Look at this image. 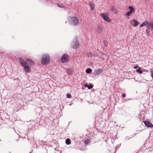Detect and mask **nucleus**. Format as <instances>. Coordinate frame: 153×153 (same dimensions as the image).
Instances as JSON below:
<instances>
[{
    "mask_svg": "<svg viewBox=\"0 0 153 153\" xmlns=\"http://www.w3.org/2000/svg\"><path fill=\"white\" fill-rule=\"evenodd\" d=\"M150 29H147L146 30V33L147 34H148L149 33V32H150Z\"/></svg>",
    "mask_w": 153,
    "mask_h": 153,
    "instance_id": "a878e982",
    "label": "nucleus"
},
{
    "mask_svg": "<svg viewBox=\"0 0 153 153\" xmlns=\"http://www.w3.org/2000/svg\"><path fill=\"white\" fill-rule=\"evenodd\" d=\"M97 32L98 33H100L102 31V27L100 26H98L97 29Z\"/></svg>",
    "mask_w": 153,
    "mask_h": 153,
    "instance_id": "f8f14e48",
    "label": "nucleus"
},
{
    "mask_svg": "<svg viewBox=\"0 0 153 153\" xmlns=\"http://www.w3.org/2000/svg\"><path fill=\"white\" fill-rule=\"evenodd\" d=\"M103 43H104V45L105 46H107V45H108V44L107 41H106L105 40L103 41Z\"/></svg>",
    "mask_w": 153,
    "mask_h": 153,
    "instance_id": "5701e85b",
    "label": "nucleus"
},
{
    "mask_svg": "<svg viewBox=\"0 0 153 153\" xmlns=\"http://www.w3.org/2000/svg\"><path fill=\"white\" fill-rule=\"evenodd\" d=\"M90 7L91 9V10H93L94 8V4L91 3H90Z\"/></svg>",
    "mask_w": 153,
    "mask_h": 153,
    "instance_id": "aec40b11",
    "label": "nucleus"
},
{
    "mask_svg": "<svg viewBox=\"0 0 153 153\" xmlns=\"http://www.w3.org/2000/svg\"><path fill=\"white\" fill-rule=\"evenodd\" d=\"M67 97L68 98H70L71 97V95L70 94H68L67 95Z\"/></svg>",
    "mask_w": 153,
    "mask_h": 153,
    "instance_id": "bb28decb",
    "label": "nucleus"
},
{
    "mask_svg": "<svg viewBox=\"0 0 153 153\" xmlns=\"http://www.w3.org/2000/svg\"><path fill=\"white\" fill-rule=\"evenodd\" d=\"M140 67H139L137 65V66H134V69H137V68H139Z\"/></svg>",
    "mask_w": 153,
    "mask_h": 153,
    "instance_id": "cd10ccee",
    "label": "nucleus"
},
{
    "mask_svg": "<svg viewBox=\"0 0 153 153\" xmlns=\"http://www.w3.org/2000/svg\"><path fill=\"white\" fill-rule=\"evenodd\" d=\"M100 16L102 17L105 21L110 22L111 20L108 17L106 13H101L100 14Z\"/></svg>",
    "mask_w": 153,
    "mask_h": 153,
    "instance_id": "20e7f679",
    "label": "nucleus"
},
{
    "mask_svg": "<svg viewBox=\"0 0 153 153\" xmlns=\"http://www.w3.org/2000/svg\"><path fill=\"white\" fill-rule=\"evenodd\" d=\"M85 71L87 74L91 73L92 72V70L90 68H88L86 69Z\"/></svg>",
    "mask_w": 153,
    "mask_h": 153,
    "instance_id": "dca6fc26",
    "label": "nucleus"
},
{
    "mask_svg": "<svg viewBox=\"0 0 153 153\" xmlns=\"http://www.w3.org/2000/svg\"><path fill=\"white\" fill-rule=\"evenodd\" d=\"M26 61L29 64L31 65H34V62H33L30 59H27Z\"/></svg>",
    "mask_w": 153,
    "mask_h": 153,
    "instance_id": "9b49d317",
    "label": "nucleus"
},
{
    "mask_svg": "<svg viewBox=\"0 0 153 153\" xmlns=\"http://www.w3.org/2000/svg\"><path fill=\"white\" fill-rule=\"evenodd\" d=\"M146 26L148 29H150V30L152 31L153 29V22H148Z\"/></svg>",
    "mask_w": 153,
    "mask_h": 153,
    "instance_id": "423d86ee",
    "label": "nucleus"
},
{
    "mask_svg": "<svg viewBox=\"0 0 153 153\" xmlns=\"http://www.w3.org/2000/svg\"><path fill=\"white\" fill-rule=\"evenodd\" d=\"M25 69L27 70H26L25 71L26 72H29V65H28L27 62H25L24 63H22V64L21 65Z\"/></svg>",
    "mask_w": 153,
    "mask_h": 153,
    "instance_id": "0eeeda50",
    "label": "nucleus"
},
{
    "mask_svg": "<svg viewBox=\"0 0 153 153\" xmlns=\"http://www.w3.org/2000/svg\"><path fill=\"white\" fill-rule=\"evenodd\" d=\"M68 56L67 54H65L62 57L61 59V61L63 63H65L68 61Z\"/></svg>",
    "mask_w": 153,
    "mask_h": 153,
    "instance_id": "39448f33",
    "label": "nucleus"
},
{
    "mask_svg": "<svg viewBox=\"0 0 153 153\" xmlns=\"http://www.w3.org/2000/svg\"><path fill=\"white\" fill-rule=\"evenodd\" d=\"M110 10L112 12L115 11V8L113 6H111L110 7Z\"/></svg>",
    "mask_w": 153,
    "mask_h": 153,
    "instance_id": "412c9836",
    "label": "nucleus"
},
{
    "mask_svg": "<svg viewBox=\"0 0 153 153\" xmlns=\"http://www.w3.org/2000/svg\"><path fill=\"white\" fill-rule=\"evenodd\" d=\"M70 140L69 139H67L65 141L67 145H69L71 143Z\"/></svg>",
    "mask_w": 153,
    "mask_h": 153,
    "instance_id": "a211bd4d",
    "label": "nucleus"
},
{
    "mask_svg": "<svg viewBox=\"0 0 153 153\" xmlns=\"http://www.w3.org/2000/svg\"><path fill=\"white\" fill-rule=\"evenodd\" d=\"M128 8L130 10V11L127 12L126 13V15L128 16H129L134 10V8L132 7L129 6Z\"/></svg>",
    "mask_w": 153,
    "mask_h": 153,
    "instance_id": "6e6552de",
    "label": "nucleus"
},
{
    "mask_svg": "<svg viewBox=\"0 0 153 153\" xmlns=\"http://www.w3.org/2000/svg\"><path fill=\"white\" fill-rule=\"evenodd\" d=\"M90 140L89 139H87L85 141V144H88L90 142Z\"/></svg>",
    "mask_w": 153,
    "mask_h": 153,
    "instance_id": "4be33fe9",
    "label": "nucleus"
},
{
    "mask_svg": "<svg viewBox=\"0 0 153 153\" xmlns=\"http://www.w3.org/2000/svg\"><path fill=\"white\" fill-rule=\"evenodd\" d=\"M150 73L151 77L153 79V70H151L150 71Z\"/></svg>",
    "mask_w": 153,
    "mask_h": 153,
    "instance_id": "393cba45",
    "label": "nucleus"
},
{
    "mask_svg": "<svg viewBox=\"0 0 153 153\" xmlns=\"http://www.w3.org/2000/svg\"><path fill=\"white\" fill-rule=\"evenodd\" d=\"M132 100V99L131 98H129L127 100Z\"/></svg>",
    "mask_w": 153,
    "mask_h": 153,
    "instance_id": "7c9ffc66",
    "label": "nucleus"
},
{
    "mask_svg": "<svg viewBox=\"0 0 153 153\" xmlns=\"http://www.w3.org/2000/svg\"><path fill=\"white\" fill-rule=\"evenodd\" d=\"M93 87V85L91 84H90L89 85H88L87 87V88L88 89H91Z\"/></svg>",
    "mask_w": 153,
    "mask_h": 153,
    "instance_id": "b1692460",
    "label": "nucleus"
},
{
    "mask_svg": "<svg viewBox=\"0 0 153 153\" xmlns=\"http://www.w3.org/2000/svg\"><path fill=\"white\" fill-rule=\"evenodd\" d=\"M88 86V85L87 84H85V87H87Z\"/></svg>",
    "mask_w": 153,
    "mask_h": 153,
    "instance_id": "c756f323",
    "label": "nucleus"
},
{
    "mask_svg": "<svg viewBox=\"0 0 153 153\" xmlns=\"http://www.w3.org/2000/svg\"><path fill=\"white\" fill-rule=\"evenodd\" d=\"M145 125L148 127L152 128L153 127V125L149 121H145L144 122Z\"/></svg>",
    "mask_w": 153,
    "mask_h": 153,
    "instance_id": "1a4fd4ad",
    "label": "nucleus"
},
{
    "mask_svg": "<svg viewBox=\"0 0 153 153\" xmlns=\"http://www.w3.org/2000/svg\"><path fill=\"white\" fill-rule=\"evenodd\" d=\"M19 61L20 62V64L21 65L22 64V63H24V62H25V61H24V60L23 59H22L21 58H19Z\"/></svg>",
    "mask_w": 153,
    "mask_h": 153,
    "instance_id": "f3484780",
    "label": "nucleus"
},
{
    "mask_svg": "<svg viewBox=\"0 0 153 153\" xmlns=\"http://www.w3.org/2000/svg\"><path fill=\"white\" fill-rule=\"evenodd\" d=\"M67 73L71 75L72 73V70L70 68H67L66 71Z\"/></svg>",
    "mask_w": 153,
    "mask_h": 153,
    "instance_id": "ddd939ff",
    "label": "nucleus"
},
{
    "mask_svg": "<svg viewBox=\"0 0 153 153\" xmlns=\"http://www.w3.org/2000/svg\"><path fill=\"white\" fill-rule=\"evenodd\" d=\"M50 60V58L49 55L47 54H45L43 55L42 59L41 62L43 65H47Z\"/></svg>",
    "mask_w": 153,
    "mask_h": 153,
    "instance_id": "f03ea898",
    "label": "nucleus"
},
{
    "mask_svg": "<svg viewBox=\"0 0 153 153\" xmlns=\"http://www.w3.org/2000/svg\"><path fill=\"white\" fill-rule=\"evenodd\" d=\"M136 71L138 72L140 74H142L143 73V71L140 69V67H139L138 69H137Z\"/></svg>",
    "mask_w": 153,
    "mask_h": 153,
    "instance_id": "6ab92c4d",
    "label": "nucleus"
},
{
    "mask_svg": "<svg viewBox=\"0 0 153 153\" xmlns=\"http://www.w3.org/2000/svg\"><path fill=\"white\" fill-rule=\"evenodd\" d=\"M147 22H148L147 21H146L145 22H143L142 24H141L140 25V27H143L144 26H146V25L147 24Z\"/></svg>",
    "mask_w": 153,
    "mask_h": 153,
    "instance_id": "4468645a",
    "label": "nucleus"
},
{
    "mask_svg": "<svg viewBox=\"0 0 153 153\" xmlns=\"http://www.w3.org/2000/svg\"><path fill=\"white\" fill-rule=\"evenodd\" d=\"M133 21L134 22V27H136L137 26L138 24L139 23L135 19H133Z\"/></svg>",
    "mask_w": 153,
    "mask_h": 153,
    "instance_id": "2eb2a0df",
    "label": "nucleus"
},
{
    "mask_svg": "<svg viewBox=\"0 0 153 153\" xmlns=\"http://www.w3.org/2000/svg\"><path fill=\"white\" fill-rule=\"evenodd\" d=\"M103 71V70L102 69L99 68L95 71L94 72V75L95 76L98 75L102 73Z\"/></svg>",
    "mask_w": 153,
    "mask_h": 153,
    "instance_id": "9d476101",
    "label": "nucleus"
},
{
    "mask_svg": "<svg viewBox=\"0 0 153 153\" xmlns=\"http://www.w3.org/2000/svg\"><path fill=\"white\" fill-rule=\"evenodd\" d=\"M71 46L73 48L76 49L78 48L79 46V43L77 40L76 38L75 39V41H73L71 44Z\"/></svg>",
    "mask_w": 153,
    "mask_h": 153,
    "instance_id": "7ed1b4c3",
    "label": "nucleus"
},
{
    "mask_svg": "<svg viewBox=\"0 0 153 153\" xmlns=\"http://www.w3.org/2000/svg\"><path fill=\"white\" fill-rule=\"evenodd\" d=\"M122 96L123 98H124L126 97V94H123L122 95Z\"/></svg>",
    "mask_w": 153,
    "mask_h": 153,
    "instance_id": "c85d7f7f",
    "label": "nucleus"
},
{
    "mask_svg": "<svg viewBox=\"0 0 153 153\" xmlns=\"http://www.w3.org/2000/svg\"><path fill=\"white\" fill-rule=\"evenodd\" d=\"M69 23L71 25L76 26L79 25V20L75 16L70 17L69 18Z\"/></svg>",
    "mask_w": 153,
    "mask_h": 153,
    "instance_id": "f257e3e1",
    "label": "nucleus"
}]
</instances>
